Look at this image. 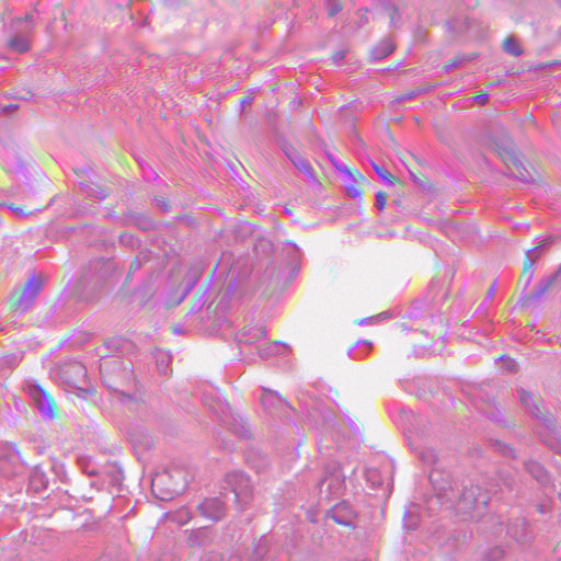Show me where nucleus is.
<instances>
[{
    "instance_id": "11",
    "label": "nucleus",
    "mask_w": 561,
    "mask_h": 561,
    "mask_svg": "<svg viewBox=\"0 0 561 561\" xmlns=\"http://www.w3.org/2000/svg\"><path fill=\"white\" fill-rule=\"evenodd\" d=\"M197 508L202 516L213 522L221 519L226 512L225 503L219 497L205 499Z\"/></svg>"
},
{
    "instance_id": "3",
    "label": "nucleus",
    "mask_w": 561,
    "mask_h": 561,
    "mask_svg": "<svg viewBox=\"0 0 561 561\" xmlns=\"http://www.w3.org/2000/svg\"><path fill=\"white\" fill-rule=\"evenodd\" d=\"M267 335L266 329L263 325H247L236 335V342L240 350V353L245 357L252 359L254 355L261 358H266L274 353V348L280 345L279 342H275L273 345L267 347L263 346V342ZM282 345H285L282 343Z\"/></svg>"
},
{
    "instance_id": "21",
    "label": "nucleus",
    "mask_w": 561,
    "mask_h": 561,
    "mask_svg": "<svg viewBox=\"0 0 561 561\" xmlns=\"http://www.w3.org/2000/svg\"><path fill=\"white\" fill-rule=\"evenodd\" d=\"M30 483L36 490L46 489L48 486V478L42 468L35 467L30 476Z\"/></svg>"
},
{
    "instance_id": "51",
    "label": "nucleus",
    "mask_w": 561,
    "mask_h": 561,
    "mask_svg": "<svg viewBox=\"0 0 561 561\" xmlns=\"http://www.w3.org/2000/svg\"><path fill=\"white\" fill-rule=\"evenodd\" d=\"M489 98V94H480V95H477L474 96V101L478 102V103H481L483 104Z\"/></svg>"
},
{
    "instance_id": "35",
    "label": "nucleus",
    "mask_w": 561,
    "mask_h": 561,
    "mask_svg": "<svg viewBox=\"0 0 561 561\" xmlns=\"http://www.w3.org/2000/svg\"><path fill=\"white\" fill-rule=\"evenodd\" d=\"M136 225L139 226L142 230H147L151 227V221L145 217H137L135 220Z\"/></svg>"
},
{
    "instance_id": "17",
    "label": "nucleus",
    "mask_w": 561,
    "mask_h": 561,
    "mask_svg": "<svg viewBox=\"0 0 561 561\" xmlns=\"http://www.w3.org/2000/svg\"><path fill=\"white\" fill-rule=\"evenodd\" d=\"M518 396L522 404L530 412L536 419H542V413L539 405L535 402L534 396L525 389L518 390Z\"/></svg>"
},
{
    "instance_id": "10",
    "label": "nucleus",
    "mask_w": 561,
    "mask_h": 561,
    "mask_svg": "<svg viewBox=\"0 0 561 561\" xmlns=\"http://www.w3.org/2000/svg\"><path fill=\"white\" fill-rule=\"evenodd\" d=\"M327 516L332 518L337 525L352 528H354L356 525V515L346 502H340L335 504L327 513Z\"/></svg>"
},
{
    "instance_id": "28",
    "label": "nucleus",
    "mask_w": 561,
    "mask_h": 561,
    "mask_svg": "<svg viewBox=\"0 0 561 561\" xmlns=\"http://www.w3.org/2000/svg\"><path fill=\"white\" fill-rule=\"evenodd\" d=\"M197 275L194 273L192 274L188 279H187V284L185 285L182 294L173 300V304L174 305H180L185 298L186 296L191 293V290L194 288L196 282H197Z\"/></svg>"
},
{
    "instance_id": "41",
    "label": "nucleus",
    "mask_w": 561,
    "mask_h": 561,
    "mask_svg": "<svg viewBox=\"0 0 561 561\" xmlns=\"http://www.w3.org/2000/svg\"><path fill=\"white\" fill-rule=\"evenodd\" d=\"M210 409L215 412V413H221V414H225L226 411H229V405L227 403V401H222L221 403H219V407L218 408H215V407H211L210 405Z\"/></svg>"
},
{
    "instance_id": "14",
    "label": "nucleus",
    "mask_w": 561,
    "mask_h": 561,
    "mask_svg": "<svg viewBox=\"0 0 561 561\" xmlns=\"http://www.w3.org/2000/svg\"><path fill=\"white\" fill-rule=\"evenodd\" d=\"M396 46L390 37L382 38L376 46L370 50V58L374 61L385 59L391 55Z\"/></svg>"
},
{
    "instance_id": "34",
    "label": "nucleus",
    "mask_w": 561,
    "mask_h": 561,
    "mask_svg": "<svg viewBox=\"0 0 561 561\" xmlns=\"http://www.w3.org/2000/svg\"><path fill=\"white\" fill-rule=\"evenodd\" d=\"M233 288H234V280L229 285V287L227 288V291L225 294V297L218 304V306H220L222 309L227 308L228 301L233 293Z\"/></svg>"
},
{
    "instance_id": "59",
    "label": "nucleus",
    "mask_w": 561,
    "mask_h": 561,
    "mask_svg": "<svg viewBox=\"0 0 561 561\" xmlns=\"http://www.w3.org/2000/svg\"><path fill=\"white\" fill-rule=\"evenodd\" d=\"M24 21L30 22L32 24L33 23V15L32 14H26L24 16Z\"/></svg>"
},
{
    "instance_id": "30",
    "label": "nucleus",
    "mask_w": 561,
    "mask_h": 561,
    "mask_svg": "<svg viewBox=\"0 0 561 561\" xmlns=\"http://www.w3.org/2000/svg\"><path fill=\"white\" fill-rule=\"evenodd\" d=\"M422 461L426 465H435L437 462V454L433 448H424L419 454Z\"/></svg>"
},
{
    "instance_id": "56",
    "label": "nucleus",
    "mask_w": 561,
    "mask_h": 561,
    "mask_svg": "<svg viewBox=\"0 0 561 561\" xmlns=\"http://www.w3.org/2000/svg\"><path fill=\"white\" fill-rule=\"evenodd\" d=\"M495 286H496V282H494V283L492 284V286L490 287V289H489V291H488V298H491V297L494 295Z\"/></svg>"
},
{
    "instance_id": "1",
    "label": "nucleus",
    "mask_w": 561,
    "mask_h": 561,
    "mask_svg": "<svg viewBox=\"0 0 561 561\" xmlns=\"http://www.w3.org/2000/svg\"><path fill=\"white\" fill-rule=\"evenodd\" d=\"M483 144L485 147L495 150L502 159L514 164L518 172V175L516 176L517 179L523 182L534 181L533 176L524 165L519 153L515 150L514 142L503 127L495 126L484 136Z\"/></svg>"
},
{
    "instance_id": "47",
    "label": "nucleus",
    "mask_w": 561,
    "mask_h": 561,
    "mask_svg": "<svg viewBox=\"0 0 561 561\" xmlns=\"http://www.w3.org/2000/svg\"><path fill=\"white\" fill-rule=\"evenodd\" d=\"M153 561H173V558L169 553H161L153 559Z\"/></svg>"
},
{
    "instance_id": "54",
    "label": "nucleus",
    "mask_w": 561,
    "mask_h": 561,
    "mask_svg": "<svg viewBox=\"0 0 561 561\" xmlns=\"http://www.w3.org/2000/svg\"><path fill=\"white\" fill-rule=\"evenodd\" d=\"M347 355L354 359L358 358L359 356L357 354H355V346H352L351 348H348L347 351Z\"/></svg>"
},
{
    "instance_id": "37",
    "label": "nucleus",
    "mask_w": 561,
    "mask_h": 561,
    "mask_svg": "<svg viewBox=\"0 0 561 561\" xmlns=\"http://www.w3.org/2000/svg\"><path fill=\"white\" fill-rule=\"evenodd\" d=\"M386 205V196L382 192H377L376 194V206L379 210H382Z\"/></svg>"
},
{
    "instance_id": "31",
    "label": "nucleus",
    "mask_w": 561,
    "mask_h": 561,
    "mask_svg": "<svg viewBox=\"0 0 561 561\" xmlns=\"http://www.w3.org/2000/svg\"><path fill=\"white\" fill-rule=\"evenodd\" d=\"M119 242L130 249H136L140 245L139 239L130 233H122L119 236Z\"/></svg>"
},
{
    "instance_id": "38",
    "label": "nucleus",
    "mask_w": 561,
    "mask_h": 561,
    "mask_svg": "<svg viewBox=\"0 0 561 561\" xmlns=\"http://www.w3.org/2000/svg\"><path fill=\"white\" fill-rule=\"evenodd\" d=\"M15 356L14 355H8L0 357V367L9 366L15 363Z\"/></svg>"
},
{
    "instance_id": "4",
    "label": "nucleus",
    "mask_w": 561,
    "mask_h": 561,
    "mask_svg": "<svg viewBox=\"0 0 561 561\" xmlns=\"http://www.w3.org/2000/svg\"><path fill=\"white\" fill-rule=\"evenodd\" d=\"M490 497L478 484L465 485L455 501V511L463 519H479L485 511Z\"/></svg>"
},
{
    "instance_id": "7",
    "label": "nucleus",
    "mask_w": 561,
    "mask_h": 561,
    "mask_svg": "<svg viewBox=\"0 0 561 561\" xmlns=\"http://www.w3.org/2000/svg\"><path fill=\"white\" fill-rule=\"evenodd\" d=\"M327 156H328L330 162L332 163V165L335 168V170L339 171L341 174H343L344 187H345L347 194L351 197L362 202V192L359 188H357L356 185L358 183V179L362 181H365L364 175L358 173V178L355 176L346 165L340 163L332 154L328 153Z\"/></svg>"
},
{
    "instance_id": "42",
    "label": "nucleus",
    "mask_w": 561,
    "mask_h": 561,
    "mask_svg": "<svg viewBox=\"0 0 561 561\" xmlns=\"http://www.w3.org/2000/svg\"><path fill=\"white\" fill-rule=\"evenodd\" d=\"M345 50H337L336 53L333 54L332 56V60L335 65H340L343 59L345 58Z\"/></svg>"
},
{
    "instance_id": "57",
    "label": "nucleus",
    "mask_w": 561,
    "mask_h": 561,
    "mask_svg": "<svg viewBox=\"0 0 561 561\" xmlns=\"http://www.w3.org/2000/svg\"><path fill=\"white\" fill-rule=\"evenodd\" d=\"M502 554H503V550H501V549L496 548V549L494 550V556H493L492 560H495V559H497V558L502 557Z\"/></svg>"
},
{
    "instance_id": "48",
    "label": "nucleus",
    "mask_w": 561,
    "mask_h": 561,
    "mask_svg": "<svg viewBox=\"0 0 561 561\" xmlns=\"http://www.w3.org/2000/svg\"><path fill=\"white\" fill-rule=\"evenodd\" d=\"M546 444L549 445L551 448H554L557 453L561 454V440H557L556 444L552 442L546 440Z\"/></svg>"
},
{
    "instance_id": "36",
    "label": "nucleus",
    "mask_w": 561,
    "mask_h": 561,
    "mask_svg": "<svg viewBox=\"0 0 561 561\" xmlns=\"http://www.w3.org/2000/svg\"><path fill=\"white\" fill-rule=\"evenodd\" d=\"M114 473H113V478H112V482L113 483H118L123 480L124 476H123V470L121 467H113L112 468Z\"/></svg>"
},
{
    "instance_id": "27",
    "label": "nucleus",
    "mask_w": 561,
    "mask_h": 561,
    "mask_svg": "<svg viewBox=\"0 0 561 561\" xmlns=\"http://www.w3.org/2000/svg\"><path fill=\"white\" fill-rule=\"evenodd\" d=\"M81 187L85 190V193L89 197H95L99 201H104L108 196V192L100 186H90L83 183H80Z\"/></svg>"
},
{
    "instance_id": "43",
    "label": "nucleus",
    "mask_w": 561,
    "mask_h": 561,
    "mask_svg": "<svg viewBox=\"0 0 561 561\" xmlns=\"http://www.w3.org/2000/svg\"><path fill=\"white\" fill-rule=\"evenodd\" d=\"M488 417L495 422V423H503L504 422V416L503 414L501 413V411H496V412H492L488 415Z\"/></svg>"
},
{
    "instance_id": "45",
    "label": "nucleus",
    "mask_w": 561,
    "mask_h": 561,
    "mask_svg": "<svg viewBox=\"0 0 561 561\" xmlns=\"http://www.w3.org/2000/svg\"><path fill=\"white\" fill-rule=\"evenodd\" d=\"M154 201L164 213H168L170 210V205L164 198H156Z\"/></svg>"
},
{
    "instance_id": "20",
    "label": "nucleus",
    "mask_w": 561,
    "mask_h": 561,
    "mask_svg": "<svg viewBox=\"0 0 561 561\" xmlns=\"http://www.w3.org/2000/svg\"><path fill=\"white\" fill-rule=\"evenodd\" d=\"M230 426H231V431L240 438H243V439L251 438L252 433H251L250 424L243 417H241V416H239L238 419L233 417Z\"/></svg>"
},
{
    "instance_id": "46",
    "label": "nucleus",
    "mask_w": 561,
    "mask_h": 561,
    "mask_svg": "<svg viewBox=\"0 0 561 561\" xmlns=\"http://www.w3.org/2000/svg\"><path fill=\"white\" fill-rule=\"evenodd\" d=\"M106 216H107V218L118 220L119 224L123 226L127 225V218H119L113 210L111 213H108Z\"/></svg>"
},
{
    "instance_id": "19",
    "label": "nucleus",
    "mask_w": 561,
    "mask_h": 561,
    "mask_svg": "<svg viewBox=\"0 0 561 561\" xmlns=\"http://www.w3.org/2000/svg\"><path fill=\"white\" fill-rule=\"evenodd\" d=\"M525 469L539 483H546L548 481V473H547L546 469L538 461H535V460L525 461Z\"/></svg>"
},
{
    "instance_id": "53",
    "label": "nucleus",
    "mask_w": 561,
    "mask_h": 561,
    "mask_svg": "<svg viewBox=\"0 0 561 561\" xmlns=\"http://www.w3.org/2000/svg\"><path fill=\"white\" fill-rule=\"evenodd\" d=\"M10 209L15 213L16 215H19L20 217H24L25 216V213L23 211V209L19 208V207H10Z\"/></svg>"
},
{
    "instance_id": "12",
    "label": "nucleus",
    "mask_w": 561,
    "mask_h": 561,
    "mask_svg": "<svg viewBox=\"0 0 561 561\" xmlns=\"http://www.w3.org/2000/svg\"><path fill=\"white\" fill-rule=\"evenodd\" d=\"M42 290V283L33 275L28 278L24 291L18 301V308L21 312H25L31 308Z\"/></svg>"
},
{
    "instance_id": "58",
    "label": "nucleus",
    "mask_w": 561,
    "mask_h": 561,
    "mask_svg": "<svg viewBox=\"0 0 561 561\" xmlns=\"http://www.w3.org/2000/svg\"><path fill=\"white\" fill-rule=\"evenodd\" d=\"M357 345H365L367 347H370L371 343L366 341V340H360V341L357 342Z\"/></svg>"
},
{
    "instance_id": "49",
    "label": "nucleus",
    "mask_w": 561,
    "mask_h": 561,
    "mask_svg": "<svg viewBox=\"0 0 561 561\" xmlns=\"http://www.w3.org/2000/svg\"><path fill=\"white\" fill-rule=\"evenodd\" d=\"M253 102V98L248 95V96H244L241 101H240V107L243 108L247 104H251Z\"/></svg>"
},
{
    "instance_id": "5",
    "label": "nucleus",
    "mask_w": 561,
    "mask_h": 561,
    "mask_svg": "<svg viewBox=\"0 0 561 561\" xmlns=\"http://www.w3.org/2000/svg\"><path fill=\"white\" fill-rule=\"evenodd\" d=\"M226 482L234 494V500L240 506L249 503L252 496V485L249 477L243 471H231L226 476Z\"/></svg>"
},
{
    "instance_id": "50",
    "label": "nucleus",
    "mask_w": 561,
    "mask_h": 561,
    "mask_svg": "<svg viewBox=\"0 0 561 561\" xmlns=\"http://www.w3.org/2000/svg\"><path fill=\"white\" fill-rule=\"evenodd\" d=\"M505 359H507V357L505 355H502V356L496 358V362L505 360ZM508 360H510L508 368L510 369H514L515 365H516L515 362L513 359H510V358H508Z\"/></svg>"
},
{
    "instance_id": "62",
    "label": "nucleus",
    "mask_w": 561,
    "mask_h": 561,
    "mask_svg": "<svg viewBox=\"0 0 561 561\" xmlns=\"http://www.w3.org/2000/svg\"><path fill=\"white\" fill-rule=\"evenodd\" d=\"M285 214H287L288 216L291 215V211L288 209V208H285Z\"/></svg>"
},
{
    "instance_id": "44",
    "label": "nucleus",
    "mask_w": 561,
    "mask_h": 561,
    "mask_svg": "<svg viewBox=\"0 0 561 561\" xmlns=\"http://www.w3.org/2000/svg\"><path fill=\"white\" fill-rule=\"evenodd\" d=\"M461 61H462V59L455 58L451 62L444 66V71L449 72L450 70H453L454 68L459 66L461 64Z\"/></svg>"
},
{
    "instance_id": "8",
    "label": "nucleus",
    "mask_w": 561,
    "mask_h": 561,
    "mask_svg": "<svg viewBox=\"0 0 561 561\" xmlns=\"http://www.w3.org/2000/svg\"><path fill=\"white\" fill-rule=\"evenodd\" d=\"M561 275V265L559 268L550 276L540 279L538 283L536 290L531 295H523L519 299V304L525 307L531 306L536 301H542L546 293L551 287V285L557 280V278Z\"/></svg>"
},
{
    "instance_id": "39",
    "label": "nucleus",
    "mask_w": 561,
    "mask_h": 561,
    "mask_svg": "<svg viewBox=\"0 0 561 561\" xmlns=\"http://www.w3.org/2000/svg\"><path fill=\"white\" fill-rule=\"evenodd\" d=\"M497 445H499L500 450L504 455L512 456L513 458H516L515 451L511 446L505 445V444H500V443Z\"/></svg>"
},
{
    "instance_id": "24",
    "label": "nucleus",
    "mask_w": 561,
    "mask_h": 561,
    "mask_svg": "<svg viewBox=\"0 0 561 561\" xmlns=\"http://www.w3.org/2000/svg\"><path fill=\"white\" fill-rule=\"evenodd\" d=\"M8 45L18 53H25L30 49V43L25 36H15L8 42Z\"/></svg>"
},
{
    "instance_id": "16",
    "label": "nucleus",
    "mask_w": 561,
    "mask_h": 561,
    "mask_svg": "<svg viewBox=\"0 0 561 561\" xmlns=\"http://www.w3.org/2000/svg\"><path fill=\"white\" fill-rule=\"evenodd\" d=\"M261 402L266 409L282 408L288 405L287 401L278 392L265 388L263 389Z\"/></svg>"
},
{
    "instance_id": "2",
    "label": "nucleus",
    "mask_w": 561,
    "mask_h": 561,
    "mask_svg": "<svg viewBox=\"0 0 561 561\" xmlns=\"http://www.w3.org/2000/svg\"><path fill=\"white\" fill-rule=\"evenodd\" d=\"M190 483V474L183 467L173 466L157 473L151 481L154 495L161 501H169L183 493Z\"/></svg>"
},
{
    "instance_id": "26",
    "label": "nucleus",
    "mask_w": 561,
    "mask_h": 561,
    "mask_svg": "<svg viewBox=\"0 0 561 561\" xmlns=\"http://www.w3.org/2000/svg\"><path fill=\"white\" fill-rule=\"evenodd\" d=\"M170 518L178 525H185L191 520L192 515L187 507H180L170 514Z\"/></svg>"
},
{
    "instance_id": "55",
    "label": "nucleus",
    "mask_w": 561,
    "mask_h": 561,
    "mask_svg": "<svg viewBox=\"0 0 561 561\" xmlns=\"http://www.w3.org/2000/svg\"><path fill=\"white\" fill-rule=\"evenodd\" d=\"M553 65H557V61L541 64V65L539 66V69H548V68L552 67Z\"/></svg>"
},
{
    "instance_id": "40",
    "label": "nucleus",
    "mask_w": 561,
    "mask_h": 561,
    "mask_svg": "<svg viewBox=\"0 0 561 561\" xmlns=\"http://www.w3.org/2000/svg\"><path fill=\"white\" fill-rule=\"evenodd\" d=\"M342 5L340 2H334L329 7L328 14L330 16L336 15L339 12H341Z\"/></svg>"
},
{
    "instance_id": "52",
    "label": "nucleus",
    "mask_w": 561,
    "mask_h": 561,
    "mask_svg": "<svg viewBox=\"0 0 561 561\" xmlns=\"http://www.w3.org/2000/svg\"><path fill=\"white\" fill-rule=\"evenodd\" d=\"M254 552L260 558L263 556L264 551H263L260 542L254 547Z\"/></svg>"
},
{
    "instance_id": "25",
    "label": "nucleus",
    "mask_w": 561,
    "mask_h": 561,
    "mask_svg": "<svg viewBox=\"0 0 561 561\" xmlns=\"http://www.w3.org/2000/svg\"><path fill=\"white\" fill-rule=\"evenodd\" d=\"M503 49L511 56L518 57L523 54V49L513 36L505 38Z\"/></svg>"
},
{
    "instance_id": "63",
    "label": "nucleus",
    "mask_w": 561,
    "mask_h": 561,
    "mask_svg": "<svg viewBox=\"0 0 561 561\" xmlns=\"http://www.w3.org/2000/svg\"><path fill=\"white\" fill-rule=\"evenodd\" d=\"M342 483H343V480H340V479L337 478V484H339V486H341V485H342Z\"/></svg>"
},
{
    "instance_id": "6",
    "label": "nucleus",
    "mask_w": 561,
    "mask_h": 561,
    "mask_svg": "<svg viewBox=\"0 0 561 561\" xmlns=\"http://www.w3.org/2000/svg\"><path fill=\"white\" fill-rule=\"evenodd\" d=\"M117 380L112 377L104 378V383L107 388L117 392L122 397V401L130 400L131 396L127 394L126 391L135 386L134 370L129 365H121L117 370Z\"/></svg>"
},
{
    "instance_id": "23",
    "label": "nucleus",
    "mask_w": 561,
    "mask_h": 561,
    "mask_svg": "<svg viewBox=\"0 0 561 561\" xmlns=\"http://www.w3.org/2000/svg\"><path fill=\"white\" fill-rule=\"evenodd\" d=\"M280 149L294 165L304 158L287 140L282 141Z\"/></svg>"
},
{
    "instance_id": "22",
    "label": "nucleus",
    "mask_w": 561,
    "mask_h": 561,
    "mask_svg": "<svg viewBox=\"0 0 561 561\" xmlns=\"http://www.w3.org/2000/svg\"><path fill=\"white\" fill-rule=\"evenodd\" d=\"M295 168H297L300 172H302L305 174V176L307 178V180L312 185H314V186L320 185V182L318 181V179L316 176L312 165L305 158H302L300 161H298L295 164Z\"/></svg>"
},
{
    "instance_id": "60",
    "label": "nucleus",
    "mask_w": 561,
    "mask_h": 561,
    "mask_svg": "<svg viewBox=\"0 0 561 561\" xmlns=\"http://www.w3.org/2000/svg\"><path fill=\"white\" fill-rule=\"evenodd\" d=\"M286 244H288L289 247H293L295 249L298 248L297 244L295 242H291V241L286 242Z\"/></svg>"
},
{
    "instance_id": "29",
    "label": "nucleus",
    "mask_w": 561,
    "mask_h": 561,
    "mask_svg": "<svg viewBox=\"0 0 561 561\" xmlns=\"http://www.w3.org/2000/svg\"><path fill=\"white\" fill-rule=\"evenodd\" d=\"M370 165L373 168V170L375 171V173L378 175V178L387 185V186H392L393 185V182L391 180V176L390 174L383 170L380 165H378L375 161H370Z\"/></svg>"
},
{
    "instance_id": "9",
    "label": "nucleus",
    "mask_w": 561,
    "mask_h": 561,
    "mask_svg": "<svg viewBox=\"0 0 561 561\" xmlns=\"http://www.w3.org/2000/svg\"><path fill=\"white\" fill-rule=\"evenodd\" d=\"M28 393L41 415L51 420L54 417V409L47 392L39 385H30Z\"/></svg>"
},
{
    "instance_id": "18",
    "label": "nucleus",
    "mask_w": 561,
    "mask_h": 561,
    "mask_svg": "<svg viewBox=\"0 0 561 561\" xmlns=\"http://www.w3.org/2000/svg\"><path fill=\"white\" fill-rule=\"evenodd\" d=\"M542 245H537L535 248H531L527 250L526 252V259L524 261V268H523V277L525 278V288L524 290L530 285L533 282L534 275H535V259L530 257V254L533 252L538 251Z\"/></svg>"
},
{
    "instance_id": "15",
    "label": "nucleus",
    "mask_w": 561,
    "mask_h": 561,
    "mask_svg": "<svg viewBox=\"0 0 561 561\" xmlns=\"http://www.w3.org/2000/svg\"><path fill=\"white\" fill-rule=\"evenodd\" d=\"M187 542L192 547H204L211 542V530L207 527H201L190 533Z\"/></svg>"
},
{
    "instance_id": "61",
    "label": "nucleus",
    "mask_w": 561,
    "mask_h": 561,
    "mask_svg": "<svg viewBox=\"0 0 561 561\" xmlns=\"http://www.w3.org/2000/svg\"><path fill=\"white\" fill-rule=\"evenodd\" d=\"M73 366L77 367L79 370H83V366H81L79 363H76Z\"/></svg>"
},
{
    "instance_id": "13",
    "label": "nucleus",
    "mask_w": 561,
    "mask_h": 561,
    "mask_svg": "<svg viewBox=\"0 0 561 561\" xmlns=\"http://www.w3.org/2000/svg\"><path fill=\"white\" fill-rule=\"evenodd\" d=\"M507 535L517 543L523 545L531 537L530 525L524 517H516L507 525Z\"/></svg>"
},
{
    "instance_id": "64",
    "label": "nucleus",
    "mask_w": 561,
    "mask_h": 561,
    "mask_svg": "<svg viewBox=\"0 0 561 561\" xmlns=\"http://www.w3.org/2000/svg\"><path fill=\"white\" fill-rule=\"evenodd\" d=\"M557 1H558L559 5L561 7V0H557Z\"/></svg>"
},
{
    "instance_id": "33",
    "label": "nucleus",
    "mask_w": 561,
    "mask_h": 561,
    "mask_svg": "<svg viewBox=\"0 0 561 561\" xmlns=\"http://www.w3.org/2000/svg\"><path fill=\"white\" fill-rule=\"evenodd\" d=\"M207 290L208 289H205L204 294L194 302V305L192 306V308L188 312V316H192V314H195V313L202 311V309L205 307V305L207 302V298H206Z\"/></svg>"
},
{
    "instance_id": "32",
    "label": "nucleus",
    "mask_w": 561,
    "mask_h": 561,
    "mask_svg": "<svg viewBox=\"0 0 561 561\" xmlns=\"http://www.w3.org/2000/svg\"><path fill=\"white\" fill-rule=\"evenodd\" d=\"M198 561H242L238 554L231 553L227 559L217 553H210L202 557Z\"/></svg>"
}]
</instances>
